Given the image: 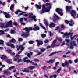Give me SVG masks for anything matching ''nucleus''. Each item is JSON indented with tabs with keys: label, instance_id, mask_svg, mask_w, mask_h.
I'll return each mask as SVG.
<instances>
[{
	"label": "nucleus",
	"instance_id": "f257e3e1",
	"mask_svg": "<svg viewBox=\"0 0 78 78\" xmlns=\"http://www.w3.org/2000/svg\"><path fill=\"white\" fill-rule=\"evenodd\" d=\"M45 6H48L47 8H45V6L43 5L42 7V9L41 11V13H44L45 12H49L50 11V8H51V4L48 3H47L45 5Z\"/></svg>",
	"mask_w": 78,
	"mask_h": 78
},
{
	"label": "nucleus",
	"instance_id": "f03ea898",
	"mask_svg": "<svg viewBox=\"0 0 78 78\" xmlns=\"http://www.w3.org/2000/svg\"><path fill=\"white\" fill-rule=\"evenodd\" d=\"M66 12H70V14L71 15L72 17H73V18H75L76 13V11L75 10H72L70 11L71 9H72V7L70 6H66Z\"/></svg>",
	"mask_w": 78,
	"mask_h": 78
},
{
	"label": "nucleus",
	"instance_id": "7ed1b4c3",
	"mask_svg": "<svg viewBox=\"0 0 78 78\" xmlns=\"http://www.w3.org/2000/svg\"><path fill=\"white\" fill-rule=\"evenodd\" d=\"M40 30V28L39 26H37L35 27H34L33 29L31 27H25L24 29H23V30H24L25 31L27 32V33H29L30 32V30L31 31H37L38 30Z\"/></svg>",
	"mask_w": 78,
	"mask_h": 78
},
{
	"label": "nucleus",
	"instance_id": "20e7f679",
	"mask_svg": "<svg viewBox=\"0 0 78 78\" xmlns=\"http://www.w3.org/2000/svg\"><path fill=\"white\" fill-rule=\"evenodd\" d=\"M69 64H72L73 62H72V60H69L68 61V62L67 61H65V63H62V66L63 67H65V66L67 67H68L69 69V70L70 71V70H71V69L70 67H69Z\"/></svg>",
	"mask_w": 78,
	"mask_h": 78
},
{
	"label": "nucleus",
	"instance_id": "39448f33",
	"mask_svg": "<svg viewBox=\"0 0 78 78\" xmlns=\"http://www.w3.org/2000/svg\"><path fill=\"white\" fill-rule=\"evenodd\" d=\"M56 11L61 16L63 15V13H62V9H61L60 8H57L56 9Z\"/></svg>",
	"mask_w": 78,
	"mask_h": 78
},
{
	"label": "nucleus",
	"instance_id": "423d86ee",
	"mask_svg": "<svg viewBox=\"0 0 78 78\" xmlns=\"http://www.w3.org/2000/svg\"><path fill=\"white\" fill-rule=\"evenodd\" d=\"M29 18L32 19L33 20H34V22H36L37 21V20H36V16L35 15L33 16V13L29 14Z\"/></svg>",
	"mask_w": 78,
	"mask_h": 78
},
{
	"label": "nucleus",
	"instance_id": "0eeeda50",
	"mask_svg": "<svg viewBox=\"0 0 78 78\" xmlns=\"http://www.w3.org/2000/svg\"><path fill=\"white\" fill-rule=\"evenodd\" d=\"M19 12H22L18 15L19 17H20L21 15H23V14H26V12H22V11L20 10H18L15 12V14H19Z\"/></svg>",
	"mask_w": 78,
	"mask_h": 78
},
{
	"label": "nucleus",
	"instance_id": "6e6552de",
	"mask_svg": "<svg viewBox=\"0 0 78 78\" xmlns=\"http://www.w3.org/2000/svg\"><path fill=\"white\" fill-rule=\"evenodd\" d=\"M36 42L38 43L37 44V46H40V45H43V42H42V41H40L39 40H36Z\"/></svg>",
	"mask_w": 78,
	"mask_h": 78
},
{
	"label": "nucleus",
	"instance_id": "1a4fd4ad",
	"mask_svg": "<svg viewBox=\"0 0 78 78\" xmlns=\"http://www.w3.org/2000/svg\"><path fill=\"white\" fill-rule=\"evenodd\" d=\"M12 21H10L9 22H8L7 24H6V27H9L12 25Z\"/></svg>",
	"mask_w": 78,
	"mask_h": 78
},
{
	"label": "nucleus",
	"instance_id": "9d476101",
	"mask_svg": "<svg viewBox=\"0 0 78 78\" xmlns=\"http://www.w3.org/2000/svg\"><path fill=\"white\" fill-rule=\"evenodd\" d=\"M29 34H25V32H23L22 33V36L27 38V37H28V36H29Z\"/></svg>",
	"mask_w": 78,
	"mask_h": 78
},
{
	"label": "nucleus",
	"instance_id": "9b49d317",
	"mask_svg": "<svg viewBox=\"0 0 78 78\" xmlns=\"http://www.w3.org/2000/svg\"><path fill=\"white\" fill-rule=\"evenodd\" d=\"M54 18L53 19L54 22H55V21H56L57 20L59 19V17L58 16L56 15H55V16H54Z\"/></svg>",
	"mask_w": 78,
	"mask_h": 78
},
{
	"label": "nucleus",
	"instance_id": "f8f14e48",
	"mask_svg": "<svg viewBox=\"0 0 78 78\" xmlns=\"http://www.w3.org/2000/svg\"><path fill=\"white\" fill-rule=\"evenodd\" d=\"M22 71L23 72H25L26 73H29L30 72L29 70L27 68H24Z\"/></svg>",
	"mask_w": 78,
	"mask_h": 78
},
{
	"label": "nucleus",
	"instance_id": "ddd939ff",
	"mask_svg": "<svg viewBox=\"0 0 78 78\" xmlns=\"http://www.w3.org/2000/svg\"><path fill=\"white\" fill-rule=\"evenodd\" d=\"M7 46H9V47H11L12 48H15V46L14 45V44L11 43L10 44H9V43H7Z\"/></svg>",
	"mask_w": 78,
	"mask_h": 78
},
{
	"label": "nucleus",
	"instance_id": "4468645a",
	"mask_svg": "<svg viewBox=\"0 0 78 78\" xmlns=\"http://www.w3.org/2000/svg\"><path fill=\"white\" fill-rule=\"evenodd\" d=\"M19 56H20L19 55V54H17L15 56V57H17L16 58H14V61H17V59L20 58V57H19Z\"/></svg>",
	"mask_w": 78,
	"mask_h": 78
},
{
	"label": "nucleus",
	"instance_id": "2eb2a0df",
	"mask_svg": "<svg viewBox=\"0 0 78 78\" xmlns=\"http://www.w3.org/2000/svg\"><path fill=\"white\" fill-rule=\"evenodd\" d=\"M73 34L72 33H70V32H69L68 33H67V32H66L64 34V35L65 36H72Z\"/></svg>",
	"mask_w": 78,
	"mask_h": 78
},
{
	"label": "nucleus",
	"instance_id": "dca6fc26",
	"mask_svg": "<svg viewBox=\"0 0 78 78\" xmlns=\"http://www.w3.org/2000/svg\"><path fill=\"white\" fill-rule=\"evenodd\" d=\"M49 27L50 28H52V27H55V24H54L53 23H51L49 25Z\"/></svg>",
	"mask_w": 78,
	"mask_h": 78
},
{
	"label": "nucleus",
	"instance_id": "f3484780",
	"mask_svg": "<svg viewBox=\"0 0 78 78\" xmlns=\"http://www.w3.org/2000/svg\"><path fill=\"white\" fill-rule=\"evenodd\" d=\"M35 6L37 8L39 9H41V6H42V5H38L37 4H35Z\"/></svg>",
	"mask_w": 78,
	"mask_h": 78
},
{
	"label": "nucleus",
	"instance_id": "a211bd4d",
	"mask_svg": "<svg viewBox=\"0 0 78 78\" xmlns=\"http://www.w3.org/2000/svg\"><path fill=\"white\" fill-rule=\"evenodd\" d=\"M55 62V59L54 60H52V59H50L49 60V61H47L46 62L47 63H53V62Z\"/></svg>",
	"mask_w": 78,
	"mask_h": 78
},
{
	"label": "nucleus",
	"instance_id": "6ab92c4d",
	"mask_svg": "<svg viewBox=\"0 0 78 78\" xmlns=\"http://www.w3.org/2000/svg\"><path fill=\"white\" fill-rule=\"evenodd\" d=\"M69 22H70L71 23L69 24V25L70 27H72V26H73V24H74V22L73 21V20H71V21H69Z\"/></svg>",
	"mask_w": 78,
	"mask_h": 78
},
{
	"label": "nucleus",
	"instance_id": "aec40b11",
	"mask_svg": "<svg viewBox=\"0 0 78 78\" xmlns=\"http://www.w3.org/2000/svg\"><path fill=\"white\" fill-rule=\"evenodd\" d=\"M4 73L5 75H8V74L10 73V72L8 71H4Z\"/></svg>",
	"mask_w": 78,
	"mask_h": 78
},
{
	"label": "nucleus",
	"instance_id": "412c9836",
	"mask_svg": "<svg viewBox=\"0 0 78 78\" xmlns=\"http://www.w3.org/2000/svg\"><path fill=\"white\" fill-rule=\"evenodd\" d=\"M40 51L41 53H44L46 50V49H44L43 48H40Z\"/></svg>",
	"mask_w": 78,
	"mask_h": 78
},
{
	"label": "nucleus",
	"instance_id": "4be33fe9",
	"mask_svg": "<svg viewBox=\"0 0 78 78\" xmlns=\"http://www.w3.org/2000/svg\"><path fill=\"white\" fill-rule=\"evenodd\" d=\"M0 13H1V14H3L5 16H6V15L8 13L5 12H4L3 11H2L1 10H0Z\"/></svg>",
	"mask_w": 78,
	"mask_h": 78
},
{
	"label": "nucleus",
	"instance_id": "5701e85b",
	"mask_svg": "<svg viewBox=\"0 0 78 78\" xmlns=\"http://www.w3.org/2000/svg\"><path fill=\"white\" fill-rule=\"evenodd\" d=\"M7 57L6 55H2L1 56V58L2 59H4L6 58V57Z\"/></svg>",
	"mask_w": 78,
	"mask_h": 78
},
{
	"label": "nucleus",
	"instance_id": "b1692460",
	"mask_svg": "<svg viewBox=\"0 0 78 78\" xmlns=\"http://www.w3.org/2000/svg\"><path fill=\"white\" fill-rule=\"evenodd\" d=\"M28 69L30 70H33V69H34V66H30L29 67H28Z\"/></svg>",
	"mask_w": 78,
	"mask_h": 78
},
{
	"label": "nucleus",
	"instance_id": "393cba45",
	"mask_svg": "<svg viewBox=\"0 0 78 78\" xmlns=\"http://www.w3.org/2000/svg\"><path fill=\"white\" fill-rule=\"evenodd\" d=\"M16 42V40L14 39H12L9 41L10 42H12V43H15Z\"/></svg>",
	"mask_w": 78,
	"mask_h": 78
},
{
	"label": "nucleus",
	"instance_id": "a878e982",
	"mask_svg": "<svg viewBox=\"0 0 78 78\" xmlns=\"http://www.w3.org/2000/svg\"><path fill=\"white\" fill-rule=\"evenodd\" d=\"M27 63H34V62H32V61H30V60L29 59L27 60L26 61Z\"/></svg>",
	"mask_w": 78,
	"mask_h": 78
},
{
	"label": "nucleus",
	"instance_id": "bb28decb",
	"mask_svg": "<svg viewBox=\"0 0 78 78\" xmlns=\"http://www.w3.org/2000/svg\"><path fill=\"white\" fill-rule=\"evenodd\" d=\"M0 27L1 28H5L6 27H5V25H4V24L1 23V25H0Z\"/></svg>",
	"mask_w": 78,
	"mask_h": 78
},
{
	"label": "nucleus",
	"instance_id": "cd10ccee",
	"mask_svg": "<svg viewBox=\"0 0 78 78\" xmlns=\"http://www.w3.org/2000/svg\"><path fill=\"white\" fill-rule=\"evenodd\" d=\"M40 27H41V28H42L43 29H44V30H46V28L44 27V26L42 25V24H41V23H40Z\"/></svg>",
	"mask_w": 78,
	"mask_h": 78
},
{
	"label": "nucleus",
	"instance_id": "c85d7f7f",
	"mask_svg": "<svg viewBox=\"0 0 78 78\" xmlns=\"http://www.w3.org/2000/svg\"><path fill=\"white\" fill-rule=\"evenodd\" d=\"M46 36H47V35L44 34H41V37L43 39H44L45 37H46Z\"/></svg>",
	"mask_w": 78,
	"mask_h": 78
},
{
	"label": "nucleus",
	"instance_id": "c756f323",
	"mask_svg": "<svg viewBox=\"0 0 78 78\" xmlns=\"http://www.w3.org/2000/svg\"><path fill=\"white\" fill-rule=\"evenodd\" d=\"M16 47L17 49V50H20V48L22 47L21 45L19 46L18 45H16Z\"/></svg>",
	"mask_w": 78,
	"mask_h": 78
},
{
	"label": "nucleus",
	"instance_id": "7c9ffc66",
	"mask_svg": "<svg viewBox=\"0 0 78 78\" xmlns=\"http://www.w3.org/2000/svg\"><path fill=\"white\" fill-rule=\"evenodd\" d=\"M72 35H73V34H72V35H70V37H71V40H73V39L74 38V39H76V38H75V37H76V35H74L73 37H72Z\"/></svg>",
	"mask_w": 78,
	"mask_h": 78
},
{
	"label": "nucleus",
	"instance_id": "2f4dec72",
	"mask_svg": "<svg viewBox=\"0 0 78 78\" xmlns=\"http://www.w3.org/2000/svg\"><path fill=\"white\" fill-rule=\"evenodd\" d=\"M56 76H57V75H53L52 76H51L49 78H52L53 77H54V78H56Z\"/></svg>",
	"mask_w": 78,
	"mask_h": 78
},
{
	"label": "nucleus",
	"instance_id": "473e14b6",
	"mask_svg": "<svg viewBox=\"0 0 78 78\" xmlns=\"http://www.w3.org/2000/svg\"><path fill=\"white\" fill-rule=\"evenodd\" d=\"M14 5L13 4H12L11 6V7H10V10L11 11H12V8H14Z\"/></svg>",
	"mask_w": 78,
	"mask_h": 78
},
{
	"label": "nucleus",
	"instance_id": "72a5a7b5",
	"mask_svg": "<svg viewBox=\"0 0 78 78\" xmlns=\"http://www.w3.org/2000/svg\"><path fill=\"white\" fill-rule=\"evenodd\" d=\"M6 51L7 52L8 51V53H9V54H11V53H12V51H11V50H9V51L8 50H7Z\"/></svg>",
	"mask_w": 78,
	"mask_h": 78
},
{
	"label": "nucleus",
	"instance_id": "f704fd0d",
	"mask_svg": "<svg viewBox=\"0 0 78 78\" xmlns=\"http://www.w3.org/2000/svg\"><path fill=\"white\" fill-rule=\"evenodd\" d=\"M5 17L6 18H9V17H10V15H9V14L7 13V14L5 16Z\"/></svg>",
	"mask_w": 78,
	"mask_h": 78
},
{
	"label": "nucleus",
	"instance_id": "c9c22d12",
	"mask_svg": "<svg viewBox=\"0 0 78 78\" xmlns=\"http://www.w3.org/2000/svg\"><path fill=\"white\" fill-rule=\"evenodd\" d=\"M4 41L2 40H0V45H2L3 44Z\"/></svg>",
	"mask_w": 78,
	"mask_h": 78
},
{
	"label": "nucleus",
	"instance_id": "e433bc0d",
	"mask_svg": "<svg viewBox=\"0 0 78 78\" xmlns=\"http://www.w3.org/2000/svg\"><path fill=\"white\" fill-rule=\"evenodd\" d=\"M34 41H29V44H33V43H34Z\"/></svg>",
	"mask_w": 78,
	"mask_h": 78
},
{
	"label": "nucleus",
	"instance_id": "4c0bfd02",
	"mask_svg": "<svg viewBox=\"0 0 78 78\" xmlns=\"http://www.w3.org/2000/svg\"><path fill=\"white\" fill-rule=\"evenodd\" d=\"M69 47H70L71 49H72L73 48V44H72V43H71L70 44V45H69Z\"/></svg>",
	"mask_w": 78,
	"mask_h": 78
},
{
	"label": "nucleus",
	"instance_id": "58836bf2",
	"mask_svg": "<svg viewBox=\"0 0 78 78\" xmlns=\"http://www.w3.org/2000/svg\"><path fill=\"white\" fill-rule=\"evenodd\" d=\"M42 69L44 70V71H45V70H47V69H47V66H44L42 67Z\"/></svg>",
	"mask_w": 78,
	"mask_h": 78
},
{
	"label": "nucleus",
	"instance_id": "ea45409f",
	"mask_svg": "<svg viewBox=\"0 0 78 78\" xmlns=\"http://www.w3.org/2000/svg\"><path fill=\"white\" fill-rule=\"evenodd\" d=\"M23 45H24V44H23L22 45H21V46H22V47H20L21 48V50L22 51H23V49L25 48L23 46Z\"/></svg>",
	"mask_w": 78,
	"mask_h": 78
},
{
	"label": "nucleus",
	"instance_id": "a19ab883",
	"mask_svg": "<svg viewBox=\"0 0 78 78\" xmlns=\"http://www.w3.org/2000/svg\"><path fill=\"white\" fill-rule=\"evenodd\" d=\"M17 62H22V59H17V60L16 61Z\"/></svg>",
	"mask_w": 78,
	"mask_h": 78
},
{
	"label": "nucleus",
	"instance_id": "79ce46f5",
	"mask_svg": "<svg viewBox=\"0 0 78 78\" xmlns=\"http://www.w3.org/2000/svg\"><path fill=\"white\" fill-rule=\"evenodd\" d=\"M10 33H11V34H14V33H15V31H14V30L12 29L11 30Z\"/></svg>",
	"mask_w": 78,
	"mask_h": 78
},
{
	"label": "nucleus",
	"instance_id": "37998d69",
	"mask_svg": "<svg viewBox=\"0 0 78 78\" xmlns=\"http://www.w3.org/2000/svg\"><path fill=\"white\" fill-rule=\"evenodd\" d=\"M60 30V28L59 27V26H57L56 27V29H55V31H56V30Z\"/></svg>",
	"mask_w": 78,
	"mask_h": 78
},
{
	"label": "nucleus",
	"instance_id": "c03bdc74",
	"mask_svg": "<svg viewBox=\"0 0 78 78\" xmlns=\"http://www.w3.org/2000/svg\"><path fill=\"white\" fill-rule=\"evenodd\" d=\"M56 53V52H52V53L50 54H49V56H52L53 55H54V54H55V53Z\"/></svg>",
	"mask_w": 78,
	"mask_h": 78
},
{
	"label": "nucleus",
	"instance_id": "a18cd8bd",
	"mask_svg": "<svg viewBox=\"0 0 78 78\" xmlns=\"http://www.w3.org/2000/svg\"><path fill=\"white\" fill-rule=\"evenodd\" d=\"M44 23L46 26H48V22L47 21H44Z\"/></svg>",
	"mask_w": 78,
	"mask_h": 78
},
{
	"label": "nucleus",
	"instance_id": "49530a36",
	"mask_svg": "<svg viewBox=\"0 0 78 78\" xmlns=\"http://www.w3.org/2000/svg\"><path fill=\"white\" fill-rule=\"evenodd\" d=\"M61 70V68H60L59 69H58L56 71V72L58 73H59V72H60V70Z\"/></svg>",
	"mask_w": 78,
	"mask_h": 78
},
{
	"label": "nucleus",
	"instance_id": "de8ad7c7",
	"mask_svg": "<svg viewBox=\"0 0 78 78\" xmlns=\"http://www.w3.org/2000/svg\"><path fill=\"white\" fill-rule=\"evenodd\" d=\"M56 46V44L55 43H53L51 45V47H55Z\"/></svg>",
	"mask_w": 78,
	"mask_h": 78
},
{
	"label": "nucleus",
	"instance_id": "09e8293b",
	"mask_svg": "<svg viewBox=\"0 0 78 78\" xmlns=\"http://www.w3.org/2000/svg\"><path fill=\"white\" fill-rule=\"evenodd\" d=\"M28 58L27 57H25L24 58V60H23L24 62H26V61H27V60H26V59H28Z\"/></svg>",
	"mask_w": 78,
	"mask_h": 78
},
{
	"label": "nucleus",
	"instance_id": "8fccbe9b",
	"mask_svg": "<svg viewBox=\"0 0 78 78\" xmlns=\"http://www.w3.org/2000/svg\"><path fill=\"white\" fill-rule=\"evenodd\" d=\"M27 56L29 58H31V55L30 54L28 53L27 54Z\"/></svg>",
	"mask_w": 78,
	"mask_h": 78
},
{
	"label": "nucleus",
	"instance_id": "3c124183",
	"mask_svg": "<svg viewBox=\"0 0 78 78\" xmlns=\"http://www.w3.org/2000/svg\"><path fill=\"white\" fill-rule=\"evenodd\" d=\"M73 44L74 46H76L77 45L76 44H75V41H73Z\"/></svg>",
	"mask_w": 78,
	"mask_h": 78
},
{
	"label": "nucleus",
	"instance_id": "603ef678",
	"mask_svg": "<svg viewBox=\"0 0 78 78\" xmlns=\"http://www.w3.org/2000/svg\"><path fill=\"white\" fill-rule=\"evenodd\" d=\"M23 18H20V22H21V23L22 22H23Z\"/></svg>",
	"mask_w": 78,
	"mask_h": 78
},
{
	"label": "nucleus",
	"instance_id": "864d4df0",
	"mask_svg": "<svg viewBox=\"0 0 78 78\" xmlns=\"http://www.w3.org/2000/svg\"><path fill=\"white\" fill-rule=\"evenodd\" d=\"M22 40H23L22 38H19L18 39V41L19 42H20V41H22Z\"/></svg>",
	"mask_w": 78,
	"mask_h": 78
},
{
	"label": "nucleus",
	"instance_id": "5fc2aeb1",
	"mask_svg": "<svg viewBox=\"0 0 78 78\" xmlns=\"http://www.w3.org/2000/svg\"><path fill=\"white\" fill-rule=\"evenodd\" d=\"M61 28H64L65 27L64 26V25L63 24H62L61 25Z\"/></svg>",
	"mask_w": 78,
	"mask_h": 78
},
{
	"label": "nucleus",
	"instance_id": "6e6d98bb",
	"mask_svg": "<svg viewBox=\"0 0 78 78\" xmlns=\"http://www.w3.org/2000/svg\"><path fill=\"white\" fill-rule=\"evenodd\" d=\"M51 47V46L49 45L46 48V49H48V48H50Z\"/></svg>",
	"mask_w": 78,
	"mask_h": 78
},
{
	"label": "nucleus",
	"instance_id": "4d7b16f0",
	"mask_svg": "<svg viewBox=\"0 0 78 78\" xmlns=\"http://www.w3.org/2000/svg\"><path fill=\"white\" fill-rule=\"evenodd\" d=\"M1 5H2V6H5V2H1Z\"/></svg>",
	"mask_w": 78,
	"mask_h": 78
},
{
	"label": "nucleus",
	"instance_id": "13d9d810",
	"mask_svg": "<svg viewBox=\"0 0 78 78\" xmlns=\"http://www.w3.org/2000/svg\"><path fill=\"white\" fill-rule=\"evenodd\" d=\"M49 33H50V37L51 36V35H53V34L51 33L50 31L49 32Z\"/></svg>",
	"mask_w": 78,
	"mask_h": 78
},
{
	"label": "nucleus",
	"instance_id": "bf43d9fd",
	"mask_svg": "<svg viewBox=\"0 0 78 78\" xmlns=\"http://www.w3.org/2000/svg\"><path fill=\"white\" fill-rule=\"evenodd\" d=\"M78 58H76L74 61V62H75V63H76L77 62H78Z\"/></svg>",
	"mask_w": 78,
	"mask_h": 78
},
{
	"label": "nucleus",
	"instance_id": "052dcab7",
	"mask_svg": "<svg viewBox=\"0 0 78 78\" xmlns=\"http://www.w3.org/2000/svg\"><path fill=\"white\" fill-rule=\"evenodd\" d=\"M48 41L47 40H46L45 41H44V43L45 44H47Z\"/></svg>",
	"mask_w": 78,
	"mask_h": 78
},
{
	"label": "nucleus",
	"instance_id": "680f3d73",
	"mask_svg": "<svg viewBox=\"0 0 78 78\" xmlns=\"http://www.w3.org/2000/svg\"><path fill=\"white\" fill-rule=\"evenodd\" d=\"M65 23H66V24H69V21H68L67 20H66L65 21Z\"/></svg>",
	"mask_w": 78,
	"mask_h": 78
},
{
	"label": "nucleus",
	"instance_id": "e2e57ef3",
	"mask_svg": "<svg viewBox=\"0 0 78 78\" xmlns=\"http://www.w3.org/2000/svg\"><path fill=\"white\" fill-rule=\"evenodd\" d=\"M24 8H25V11H26V10H27L28 9V7L27 6V7H25Z\"/></svg>",
	"mask_w": 78,
	"mask_h": 78
},
{
	"label": "nucleus",
	"instance_id": "0e129e2a",
	"mask_svg": "<svg viewBox=\"0 0 78 78\" xmlns=\"http://www.w3.org/2000/svg\"><path fill=\"white\" fill-rule=\"evenodd\" d=\"M59 64V62H57L55 63V66H58V64Z\"/></svg>",
	"mask_w": 78,
	"mask_h": 78
},
{
	"label": "nucleus",
	"instance_id": "69168bd1",
	"mask_svg": "<svg viewBox=\"0 0 78 78\" xmlns=\"http://www.w3.org/2000/svg\"><path fill=\"white\" fill-rule=\"evenodd\" d=\"M39 61V60H38L37 59H34V61H35V62H37V61Z\"/></svg>",
	"mask_w": 78,
	"mask_h": 78
},
{
	"label": "nucleus",
	"instance_id": "338daca9",
	"mask_svg": "<svg viewBox=\"0 0 78 78\" xmlns=\"http://www.w3.org/2000/svg\"><path fill=\"white\" fill-rule=\"evenodd\" d=\"M13 24L14 25H17V23H13Z\"/></svg>",
	"mask_w": 78,
	"mask_h": 78
},
{
	"label": "nucleus",
	"instance_id": "774afa93",
	"mask_svg": "<svg viewBox=\"0 0 78 78\" xmlns=\"http://www.w3.org/2000/svg\"><path fill=\"white\" fill-rule=\"evenodd\" d=\"M7 62L9 63V64H10V63H11V62H10L9 60H7Z\"/></svg>",
	"mask_w": 78,
	"mask_h": 78
}]
</instances>
